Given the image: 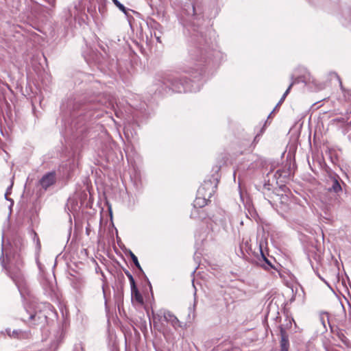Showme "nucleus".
Wrapping results in <instances>:
<instances>
[{"label": "nucleus", "mask_w": 351, "mask_h": 351, "mask_svg": "<svg viewBox=\"0 0 351 351\" xmlns=\"http://www.w3.org/2000/svg\"><path fill=\"white\" fill-rule=\"evenodd\" d=\"M192 14L193 15H195V8L194 7V5L192 6Z\"/></svg>", "instance_id": "a878e982"}, {"label": "nucleus", "mask_w": 351, "mask_h": 351, "mask_svg": "<svg viewBox=\"0 0 351 351\" xmlns=\"http://www.w3.org/2000/svg\"><path fill=\"white\" fill-rule=\"evenodd\" d=\"M216 186L213 185L210 180L204 181V184L197 190V196L194 201L193 208L202 209L207 205L208 201L214 193V188Z\"/></svg>", "instance_id": "f03ea898"}, {"label": "nucleus", "mask_w": 351, "mask_h": 351, "mask_svg": "<svg viewBox=\"0 0 351 351\" xmlns=\"http://www.w3.org/2000/svg\"><path fill=\"white\" fill-rule=\"evenodd\" d=\"M56 180L55 173L53 172L45 175L40 180V184L43 188L47 189L49 186L54 184Z\"/></svg>", "instance_id": "423d86ee"}, {"label": "nucleus", "mask_w": 351, "mask_h": 351, "mask_svg": "<svg viewBox=\"0 0 351 351\" xmlns=\"http://www.w3.org/2000/svg\"><path fill=\"white\" fill-rule=\"evenodd\" d=\"M337 337L345 345H348L349 340L342 332H339L337 333Z\"/></svg>", "instance_id": "6ab92c4d"}, {"label": "nucleus", "mask_w": 351, "mask_h": 351, "mask_svg": "<svg viewBox=\"0 0 351 351\" xmlns=\"http://www.w3.org/2000/svg\"><path fill=\"white\" fill-rule=\"evenodd\" d=\"M64 337V334L62 330H58L55 336V340L52 343V346L54 348V349H56L58 346L59 343L62 341V339Z\"/></svg>", "instance_id": "dca6fc26"}, {"label": "nucleus", "mask_w": 351, "mask_h": 351, "mask_svg": "<svg viewBox=\"0 0 351 351\" xmlns=\"http://www.w3.org/2000/svg\"><path fill=\"white\" fill-rule=\"evenodd\" d=\"M131 295H132V300H135V301L142 304H143V298L139 291L138 290L136 286L135 285L134 287H131Z\"/></svg>", "instance_id": "ddd939ff"}, {"label": "nucleus", "mask_w": 351, "mask_h": 351, "mask_svg": "<svg viewBox=\"0 0 351 351\" xmlns=\"http://www.w3.org/2000/svg\"><path fill=\"white\" fill-rule=\"evenodd\" d=\"M165 321L169 323L175 329L182 327L177 317L168 310L165 313Z\"/></svg>", "instance_id": "20e7f679"}, {"label": "nucleus", "mask_w": 351, "mask_h": 351, "mask_svg": "<svg viewBox=\"0 0 351 351\" xmlns=\"http://www.w3.org/2000/svg\"><path fill=\"white\" fill-rule=\"evenodd\" d=\"M337 77H338L339 81L340 86H341V89H343L341 82V80H340V79H339V77L338 76H337Z\"/></svg>", "instance_id": "7c9ffc66"}, {"label": "nucleus", "mask_w": 351, "mask_h": 351, "mask_svg": "<svg viewBox=\"0 0 351 351\" xmlns=\"http://www.w3.org/2000/svg\"><path fill=\"white\" fill-rule=\"evenodd\" d=\"M280 349L281 351H288L289 342L288 335L282 327H280Z\"/></svg>", "instance_id": "0eeeda50"}, {"label": "nucleus", "mask_w": 351, "mask_h": 351, "mask_svg": "<svg viewBox=\"0 0 351 351\" xmlns=\"http://www.w3.org/2000/svg\"><path fill=\"white\" fill-rule=\"evenodd\" d=\"M196 42H197V45H198V46H197V49L190 51V55L191 56L192 58L197 60V59H199H199H201V60L204 59V58L203 56V53H202V50H200L199 48L200 47V46L204 45V44H206L207 40H206L205 38H204L203 35L201 34L200 38H197Z\"/></svg>", "instance_id": "7ed1b4c3"}, {"label": "nucleus", "mask_w": 351, "mask_h": 351, "mask_svg": "<svg viewBox=\"0 0 351 351\" xmlns=\"http://www.w3.org/2000/svg\"><path fill=\"white\" fill-rule=\"evenodd\" d=\"M78 203L77 201L73 198H69L67 203L66 204L65 209L69 212L73 213L76 212L78 209Z\"/></svg>", "instance_id": "f8f14e48"}, {"label": "nucleus", "mask_w": 351, "mask_h": 351, "mask_svg": "<svg viewBox=\"0 0 351 351\" xmlns=\"http://www.w3.org/2000/svg\"><path fill=\"white\" fill-rule=\"evenodd\" d=\"M261 266L262 267L265 268V269H269L270 268L274 267L271 263L270 262V261L269 259L267 260L266 262L261 263Z\"/></svg>", "instance_id": "4be33fe9"}, {"label": "nucleus", "mask_w": 351, "mask_h": 351, "mask_svg": "<svg viewBox=\"0 0 351 351\" xmlns=\"http://www.w3.org/2000/svg\"><path fill=\"white\" fill-rule=\"evenodd\" d=\"M310 76L308 75V77H306V76H303V77H297L295 78L294 80L292 81V82L290 84V85L289 86L288 88L286 90V91L285 92V93L283 94V95L281 97V100H285L287 95L289 94L291 87L293 86V84H296V83H299V82H304L305 84H306L307 82H310Z\"/></svg>", "instance_id": "6e6552de"}, {"label": "nucleus", "mask_w": 351, "mask_h": 351, "mask_svg": "<svg viewBox=\"0 0 351 351\" xmlns=\"http://www.w3.org/2000/svg\"><path fill=\"white\" fill-rule=\"evenodd\" d=\"M260 251H261V259H260L259 261H260V264H261V263L266 262V261L268 260V258H266V256L264 255L261 249L260 250Z\"/></svg>", "instance_id": "5701e85b"}, {"label": "nucleus", "mask_w": 351, "mask_h": 351, "mask_svg": "<svg viewBox=\"0 0 351 351\" xmlns=\"http://www.w3.org/2000/svg\"><path fill=\"white\" fill-rule=\"evenodd\" d=\"M9 275L13 281L15 282L16 285L20 288L24 283L25 279L23 274L20 270L16 271H8Z\"/></svg>", "instance_id": "39448f33"}, {"label": "nucleus", "mask_w": 351, "mask_h": 351, "mask_svg": "<svg viewBox=\"0 0 351 351\" xmlns=\"http://www.w3.org/2000/svg\"><path fill=\"white\" fill-rule=\"evenodd\" d=\"M47 315L43 314L41 312H40L39 313H38L37 312H35L34 314L30 315L29 319H33L35 322H45V320H40V319H45L47 318Z\"/></svg>", "instance_id": "2eb2a0df"}, {"label": "nucleus", "mask_w": 351, "mask_h": 351, "mask_svg": "<svg viewBox=\"0 0 351 351\" xmlns=\"http://www.w3.org/2000/svg\"><path fill=\"white\" fill-rule=\"evenodd\" d=\"M130 254L131 258H132L133 263H134L135 266L139 270L142 271V268L139 264L137 257L131 251L130 252Z\"/></svg>", "instance_id": "a211bd4d"}, {"label": "nucleus", "mask_w": 351, "mask_h": 351, "mask_svg": "<svg viewBox=\"0 0 351 351\" xmlns=\"http://www.w3.org/2000/svg\"><path fill=\"white\" fill-rule=\"evenodd\" d=\"M321 321H322V323L324 327L326 328V321L324 320L323 317H321Z\"/></svg>", "instance_id": "393cba45"}, {"label": "nucleus", "mask_w": 351, "mask_h": 351, "mask_svg": "<svg viewBox=\"0 0 351 351\" xmlns=\"http://www.w3.org/2000/svg\"><path fill=\"white\" fill-rule=\"evenodd\" d=\"M284 101V100H281V99H280L279 102L277 104L276 108H277L278 106H279L282 102Z\"/></svg>", "instance_id": "bb28decb"}, {"label": "nucleus", "mask_w": 351, "mask_h": 351, "mask_svg": "<svg viewBox=\"0 0 351 351\" xmlns=\"http://www.w3.org/2000/svg\"><path fill=\"white\" fill-rule=\"evenodd\" d=\"M112 2L114 3V5L122 12L124 13H126V8L118 0H112Z\"/></svg>", "instance_id": "aec40b11"}, {"label": "nucleus", "mask_w": 351, "mask_h": 351, "mask_svg": "<svg viewBox=\"0 0 351 351\" xmlns=\"http://www.w3.org/2000/svg\"><path fill=\"white\" fill-rule=\"evenodd\" d=\"M191 217L193 219H197L199 220H204L207 217H210L208 215L203 209L193 208L191 213Z\"/></svg>", "instance_id": "9d476101"}, {"label": "nucleus", "mask_w": 351, "mask_h": 351, "mask_svg": "<svg viewBox=\"0 0 351 351\" xmlns=\"http://www.w3.org/2000/svg\"><path fill=\"white\" fill-rule=\"evenodd\" d=\"M155 37H156V40H157V41H158V43H161V40H160V36H157L155 34Z\"/></svg>", "instance_id": "cd10ccee"}, {"label": "nucleus", "mask_w": 351, "mask_h": 351, "mask_svg": "<svg viewBox=\"0 0 351 351\" xmlns=\"http://www.w3.org/2000/svg\"><path fill=\"white\" fill-rule=\"evenodd\" d=\"M310 76L308 75V77H306V76H303V77H297L295 78L294 80L292 81V82L290 84V85L289 86L288 88L286 90V91L285 92V93L283 94V95L281 97V100H285L287 95L289 94L291 87L293 86V84H296V83H299V82H304L305 84H306L307 82H310Z\"/></svg>", "instance_id": "1a4fd4ad"}, {"label": "nucleus", "mask_w": 351, "mask_h": 351, "mask_svg": "<svg viewBox=\"0 0 351 351\" xmlns=\"http://www.w3.org/2000/svg\"><path fill=\"white\" fill-rule=\"evenodd\" d=\"M125 275L128 276L129 280H130V285H131V287H134L136 285L135 284V281H134V279L132 276V275L128 271H125Z\"/></svg>", "instance_id": "412c9836"}, {"label": "nucleus", "mask_w": 351, "mask_h": 351, "mask_svg": "<svg viewBox=\"0 0 351 351\" xmlns=\"http://www.w3.org/2000/svg\"><path fill=\"white\" fill-rule=\"evenodd\" d=\"M330 182H331V184L330 186H328L329 191H333L335 193H338L339 192L341 191V186L336 178H330Z\"/></svg>", "instance_id": "9b49d317"}, {"label": "nucleus", "mask_w": 351, "mask_h": 351, "mask_svg": "<svg viewBox=\"0 0 351 351\" xmlns=\"http://www.w3.org/2000/svg\"><path fill=\"white\" fill-rule=\"evenodd\" d=\"M324 315H326V319H327V320H326V321H327V322L330 324L329 319H328V313H325Z\"/></svg>", "instance_id": "c85d7f7f"}, {"label": "nucleus", "mask_w": 351, "mask_h": 351, "mask_svg": "<svg viewBox=\"0 0 351 351\" xmlns=\"http://www.w3.org/2000/svg\"><path fill=\"white\" fill-rule=\"evenodd\" d=\"M273 112H271V114L268 116V118H270V116L271 114H272Z\"/></svg>", "instance_id": "2f4dec72"}, {"label": "nucleus", "mask_w": 351, "mask_h": 351, "mask_svg": "<svg viewBox=\"0 0 351 351\" xmlns=\"http://www.w3.org/2000/svg\"><path fill=\"white\" fill-rule=\"evenodd\" d=\"M167 310L160 309L156 313L152 312V318L154 323L160 322L162 318L165 319V313Z\"/></svg>", "instance_id": "4468645a"}, {"label": "nucleus", "mask_w": 351, "mask_h": 351, "mask_svg": "<svg viewBox=\"0 0 351 351\" xmlns=\"http://www.w3.org/2000/svg\"><path fill=\"white\" fill-rule=\"evenodd\" d=\"M161 83L176 93L195 92L199 90V84L194 80H188L186 77L179 76L177 73L167 75L162 77Z\"/></svg>", "instance_id": "f257e3e1"}, {"label": "nucleus", "mask_w": 351, "mask_h": 351, "mask_svg": "<svg viewBox=\"0 0 351 351\" xmlns=\"http://www.w3.org/2000/svg\"><path fill=\"white\" fill-rule=\"evenodd\" d=\"M11 187H12V185L7 189V191H6V193L5 194V197L6 199H8L7 196L8 195V194L10 193V190Z\"/></svg>", "instance_id": "b1692460"}, {"label": "nucleus", "mask_w": 351, "mask_h": 351, "mask_svg": "<svg viewBox=\"0 0 351 351\" xmlns=\"http://www.w3.org/2000/svg\"><path fill=\"white\" fill-rule=\"evenodd\" d=\"M8 335L10 337L19 338L20 335L22 334L21 330H14L13 331H10V330H6Z\"/></svg>", "instance_id": "f3484780"}, {"label": "nucleus", "mask_w": 351, "mask_h": 351, "mask_svg": "<svg viewBox=\"0 0 351 351\" xmlns=\"http://www.w3.org/2000/svg\"><path fill=\"white\" fill-rule=\"evenodd\" d=\"M276 174H278V175H279V176H281V172H280V170H278V171L276 172Z\"/></svg>", "instance_id": "c756f323"}]
</instances>
